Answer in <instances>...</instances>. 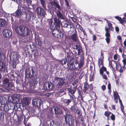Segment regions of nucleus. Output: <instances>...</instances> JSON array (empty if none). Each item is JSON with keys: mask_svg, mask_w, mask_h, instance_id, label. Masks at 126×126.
<instances>
[{"mask_svg": "<svg viewBox=\"0 0 126 126\" xmlns=\"http://www.w3.org/2000/svg\"><path fill=\"white\" fill-rule=\"evenodd\" d=\"M73 53L72 52L70 53V52L69 53H67V57L59 61L60 62L62 65L66 64L67 62V67L70 70H74L75 69L78 70V67H76V64L75 66V65L74 63L76 60L71 56V55L73 54L74 56H76L78 53L77 52L75 51H73Z\"/></svg>", "mask_w": 126, "mask_h": 126, "instance_id": "nucleus-1", "label": "nucleus"}, {"mask_svg": "<svg viewBox=\"0 0 126 126\" xmlns=\"http://www.w3.org/2000/svg\"><path fill=\"white\" fill-rule=\"evenodd\" d=\"M78 50V54L80 55L81 56L80 57V58L79 62L77 60H75V63L76 64H78V71L79 70L81 69L82 68L84 63V53L83 52V51L81 48H80Z\"/></svg>", "mask_w": 126, "mask_h": 126, "instance_id": "nucleus-2", "label": "nucleus"}, {"mask_svg": "<svg viewBox=\"0 0 126 126\" xmlns=\"http://www.w3.org/2000/svg\"><path fill=\"white\" fill-rule=\"evenodd\" d=\"M64 117L67 124H68L69 126H72L74 124L75 120L71 115L66 114L64 115Z\"/></svg>", "mask_w": 126, "mask_h": 126, "instance_id": "nucleus-3", "label": "nucleus"}, {"mask_svg": "<svg viewBox=\"0 0 126 126\" xmlns=\"http://www.w3.org/2000/svg\"><path fill=\"white\" fill-rule=\"evenodd\" d=\"M34 71L33 67L31 68V72L29 68L26 69L25 72V78H32L34 77Z\"/></svg>", "mask_w": 126, "mask_h": 126, "instance_id": "nucleus-4", "label": "nucleus"}, {"mask_svg": "<svg viewBox=\"0 0 126 126\" xmlns=\"http://www.w3.org/2000/svg\"><path fill=\"white\" fill-rule=\"evenodd\" d=\"M2 80L3 83L6 87L11 89L12 87H14V85L9 82L10 80L8 78L4 77L3 78Z\"/></svg>", "mask_w": 126, "mask_h": 126, "instance_id": "nucleus-5", "label": "nucleus"}, {"mask_svg": "<svg viewBox=\"0 0 126 126\" xmlns=\"http://www.w3.org/2000/svg\"><path fill=\"white\" fill-rule=\"evenodd\" d=\"M16 114L17 118V122L18 124H20L21 121L23 119L24 116L23 112L22 110H17L16 112Z\"/></svg>", "mask_w": 126, "mask_h": 126, "instance_id": "nucleus-6", "label": "nucleus"}, {"mask_svg": "<svg viewBox=\"0 0 126 126\" xmlns=\"http://www.w3.org/2000/svg\"><path fill=\"white\" fill-rule=\"evenodd\" d=\"M55 80H57L58 81L57 85L59 86H62L65 83L64 79L63 78L56 77L55 78Z\"/></svg>", "mask_w": 126, "mask_h": 126, "instance_id": "nucleus-7", "label": "nucleus"}, {"mask_svg": "<svg viewBox=\"0 0 126 126\" xmlns=\"http://www.w3.org/2000/svg\"><path fill=\"white\" fill-rule=\"evenodd\" d=\"M44 87L46 90H50L53 88L54 85L52 83L47 82L45 83Z\"/></svg>", "mask_w": 126, "mask_h": 126, "instance_id": "nucleus-8", "label": "nucleus"}, {"mask_svg": "<svg viewBox=\"0 0 126 126\" xmlns=\"http://www.w3.org/2000/svg\"><path fill=\"white\" fill-rule=\"evenodd\" d=\"M3 36L5 37L8 38L12 36V33L9 30L5 29L2 31Z\"/></svg>", "mask_w": 126, "mask_h": 126, "instance_id": "nucleus-9", "label": "nucleus"}, {"mask_svg": "<svg viewBox=\"0 0 126 126\" xmlns=\"http://www.w3.org/2000/svg\"><path fill=\"white\" fill-rule=\"evenodd\" d=\"M37 15L40 16H43L45 15V12L44 9L40 7H37L36 10Z\"/></svg>", "mask_w": 126, "mask_h": 126, "instance_id": "nucleus-10", "label": "nucleus"}, {"mask_svg": "<svg viewBox=\"0 0 126 126\" xmlns=\"http://www.w3.org/2000/svg\"><path fill=\"white\" fill-rule=\"evenodd\" d=\"M22 32L21 33V36H27L30 33L29 29L26 27H24Z\"/></svg>", "mask_w": 126, "mask_h": 126, "instance_id": "nucleus-11", "label": "nucleus"}, {"mask_svg": "<svg viewBox=\"0 0 126 126\" xmlns=\"http://www.w3.org/2000/svg\"><path fill=\"white\" fill-rule=\"evenodd\" d=\"M32 104L34 106L38 107L41 105V102L38 99H35L32 100Z\"/></svg>", "mask_w": 126, "mask_h": 126, "instance_id": "nucleus-12", "label": "nucleus"}, {"mask_svg": "<svg viewBox=\"0 0 126 126\" xmlns=\"http://www.w3.org/2000/svg\"><path fill=\"white\" fill-rule=\"evenodd\" d=\"M52 33L54 37L57 38H60V32L59 30L57 29L53 30L52 32Z\"/></svg>", "mask_w": 126, "mask_h": 126, "instance_id": "nucleus-13", "label": "nucleus"}, {"mask_svg": "<svg viewBox=\"0 0 126 126\" xmlns=\"http://www.w3.org/2000/svg\"><path fill=\"white\" fill-rule=\"evenodd\" d=\"M54 24L55 26L57 27L60 28V26L61 23V20L59 18L57 17H55L54 18Z\"/></svg>", "mask_w": 126, "mask_h": 126, "instance_id": "nucleus-14", "label": "nucleus"}, {"mask_svg": "<svg viewBox=\"0 0 126 126\" xmlns=\"http://www.w3.org/2000/svg\"><path fill=\"white\" fill-rule=\"evenodd\" d=\"M114 17L119 21L121 24H122L124 26H125L124 23L126 22V18L125 17L122 18L121 17L118 16H115Z\"/></svg>", "mask_w": 126, "mask_h": 126, "instance_id": "nucleus-15", "label": "nucleus"}, {"mask_svg": "<svg viewBox=\"0 0 126 126\" xmlns=\"http://www.w3.org/2000/svg\"><path fill=\"white\" fill-rule=\"evenodd\" d=\"M5 70L7 72V69H6L5 65L3 62L1 61L0 60V72H4Z\"/></svg>", "mask_w": 126, "mask_h": 126, "instance_id": "nucleus-16", "label": "nucleus"}, {"mask_svg": "<svg viewBox=\"0 0 126 126\" xmlns=\"http://www.w3.org/2000/svg\"><path fill=\"white\" fill-rule=\"evenodd\" d=\"M19 6L17 10L13 14V15L16 17H19L21 15L22 12L20 9H19Z\"/></svg>", "mask_w": 126, "mask_h": 126, "instance_id": "nucleus-17", "label": "nucleus"}, {"mask_svg": "<svg viewBox=\"0 0 126 126\" xmlns=\"http://www.w3.org/2000/svg\"><path fill=\"white\" fill-rule=\"evenodd\" d=\"M37 82L35 79H31L29 81V83L30 86L31 87L33 86V88H34L35 87V85H36Z\"/></svg>", "mask_w": 126, "mask_h": 126, "instance_id": "nucleus-18", "label": "nucleus"}, {"mask_svg": "<svg viewBox=\"0 0 126 126\" xmlns=\"http://www.w3.org/2000/svg\"><path fill=\"white\" fill-rule=\"evenodd\" d=\"M109 64H110V66H111V67L113 68V66H114V65L112 64V62H113L114 63V64L115 65V66L116 67V68H117V69L118 68H119L120 67V68L121 67V66L120 64L119 63H118V64H117V63H116L115 61H114L113 60H112L111 62H110V61H109Z\"/></svg>", "mask_w": 126, "mask_h": 126, "instance_id": "nucleus-19", "label": "nucleus"}, {"mask_svg": "<svg viewBox=\"0 0 126 126\" xmlns=\"http://www.w3.org/2000/svg\"><path fill=\"white\" fill-rule=\"evenodd\" d=\"M7 25V22L5 19L0 18V25L1 27H5Z\"/></svg>", "mask_w": 126, "mask_h": 126, "instance_id": "nucleus-20", "label": "nucleus"}, {"mask_svg": "<svg viewBox=\"0 0 126 126\" xmlns=\"http://www.w3.org/2000/svg\"><path fill=\"white\" fill-rule=\"evenodd\" d=\"M23 27L21 26H19L16 28V32L18 35L21 36V33L22 32Z\"/></svg>", "mask_w": 126, "mask_h": 126, "instance_id": "nucleus-21", "label": "nucleus"}, {"mask_svg": "<svg viewBox=\"0 0 126 126\" xmlns=\"http://www.w3.org/2000/svg\"><path fill=\"white\" fill-rule=\"evenodd\" d=\"M61 10H57L56 11V13L57 16L59 19H65L64 17L63 16L62 14L60 12Z\"/></svg>", "mask_w": 126, "mask_h": 126, "instance_id": "nucleus-22", "label": "nucleus"}, {"mask_svg": "<svg viewBox=\"0 0 126 126\" xmlns=\"http://www.w3.org/2000/svg\"><path fill=\"white\" fill-rule=\"evenodd\" d=\"M113 96L114 97V101L116 103H117L118 102V98H119L120 97L116 90L115 91H113Z\"/></svg>", "mask_w": 126, "mask_h": 126, "instance_id": "nucleus-23", "label": "nucleus"}, {"mask_svg": "<svg viewBox=\"0 0 126 126\" xmlns=\"http://www.w3.org/2000/svg\"><path fill=\"white\" fill-rule=\"evenodd\" d=\"M89 88V85L87 82H85L84 85L83 91L84 93H85L87 91L88 89Z\"/></svg>", "mask_w": 126, "mask_h": 126, "instance_id": "nucleus-24", "label": "nucleus"}, {"mask_svg": "<svg viewBox=\"0 0 126 126\" xmlns=\"http://www.w3.org/2000/svg\"><path fill=\"white\" fill-rule=\"evenodd\" d=\"M71 38L74 41H77L78 39V36L77 32H75L72 34L71 37Z\"/></svg>", "mask_w": 126, "mask_h": 126, "instance_id": "nucleus-25", "label": "nucleus"}, {"mask_svg": "<svg viewBox=\"0 0 126 126\" xmlns=\"http://www.w3.org/2000/svg\"><path fill=\"white\" fill-rule=\"evenodd\" d=\"M103 58H101V57H100L98 59V66L99 68L100 67V66L102 65H103Z\"/></svg>", "mask_w": 126, "mask_h": 126, "instance_id": "nucleus-26", "label": "nucleus"}, {"mask_svg": "<svg viewBox=\"0 0 126 126\" xmlns=\"http://www.w3.org/2000/svg\"><path fill=\"white\" fill-rule=\"evenodd\" d=\"M35 43L36 44L40 46L41 45L42 42L40 38H38L35 39Z\"/></svg>", "mask_w": 126, "mask_h": 126, "instance_id": "nucleus-27", "label": "nucleus"}, {"mask_svg": "<svg viewBox=\"0 0 126 126\" xmlns=\"http://www.w3.org/2000/svg\"><path fill=\"white\" fill-rule=\"evenodd\" d=\"M22 102L23 104L25 105H28L29 104V99L28 98H24L23 100L22 101Z\"/></svg>", "mask_w": 126, "mask_h": 126, "instance_id": "nucleus-28", "label": "nucleus"}, {"mask_svg": "<svg viewBox=\"0 0 126 126\" xmlns=\"http://www.w3.org/2000/svg\"><path fill=\"white\" fill-rule=\"evenodd\" d=\"M68 91L71 94H74L75 92V90H74L71 86H70L69 88L67 89Z\"/></svg>", "mask_w": 126, "mask_h": 126, "instance_id": "nucleus-29", "label": "nucleus"}, {"mask_svg": "<svg viewBox=\"0 0 126 126\" xmlns=\"http://www.w3.org/2000/svg\"><path fill=\"white\" fill-rule=\"evenodd\" d=\"M107 68L103 66H102L99 69V72L101 75L103 74L104 71H106Z\"/></svg>", "mask_w": 126, "mask_h": 126, "instance_id": "nucleus-30", "label": "nucleus"}, {"mask_svg": "<svg viewBox=\"0 0 126 126\" xmlns=\"http://www.w3.org/2000/svg\"><path fill=\"white\" fill-rule=\"evenodd\" d=\"M82 32H83V33L84 34V35L83 36L80 35V37L81 39H82L84 40V39L86 37H87V35L86 32H85L84 30L82 31Z\"/></svg>", "mask_w": 126, "mask_h": 126, "instance_id": "nucleus-31", "label": "nucleus"}, {"mask_svg": "<svg viewBox=\"0 0 126 126\" xmlns=\"http://www.w3.org/2000/svg\"><path fill=\"white\" fill-rule=\"evenodd\" d=\"M63 26L65 28H68V26H69L70 27H71V25L70 23L66 21L63 22Z\"/></svg>", "mask_w": 126, "mask_h": 126, "instance_id": "nucleus-32", "label": "nucleus"}, {"mask_svg": "<svg viewBox=\"0 0 126 126\" xmlns=\"http://www.w3.org/2000/svg\"><path fill=\"white\" fill-rule=\"evenodd\" d=\"M40 1L44 9H46V4L45 1V0H40Z\"/></svg>", "mask_w": 126, "mask_h": 126, "instance_id": "nucleus-33", "label": "nucleus"}, {"mask_svg": "<svg viewBox=\"0 0 126 126\" xmlns=\"http://www.w3.org/2000/svg\"><path fill=\"white\" fill-rule=\"evenodd\" d=\"M82 90V87L81 86H79L77 88V90L78 93L80 95H81Z\"/></svg>", "mask_w": 126, "mask_h": 126, "instance_id": "nucleus-34", "label": "nucleus"}, {"mask_svg": "<svg viewBox=\"0 0 126 126\" xmlns=\"http://www.w3.org/2000/svg\"><path fill=\"white\" fill-rule=\"evenodd\" d=\"M72 95H69L70 97V99L71 101H72L74 102L76 101V98L75 96L73 94Z\"/></svg>", "mask_w": 126, "mask_h": 126, "instance_id": "nucleus-35", "label": "nucleus"}, {"mask_svg": "<svg viewBox=\"0 0 126 126\" xmlns=\"http://www.w3.org/2000/svg\"><path fill=\"white\" fill-rule=\"evenodd\" d=\"M0 57L2 59H4L5 58V54L3 52H0Z\"/></svg>", "mask_w": 126, "mask_h": 126, "instance_id": "nucleus-36", "label": "nucleus"}, {"mask_svg": "<svg viewBox=\"0 0 126 126\" xmlns=\"http://www.w3.org/2000/svg\"><path fill=\"white\" fill-rule=\"evenodd\" d=\"M16 107L17 109L19 108L21 110H22L23 111V109H22V107H23L22 105L21 106V104H16Z\"/></svg>", "mask_w": 126, "mask_h": 126, "instance_id": "nucleus-37", "label": "nucleus"}, {"mask_svg": "<svg viewBox=\"0 0 126 126\" xmlns=\"http://www.w3.org/2000/svg\"><path fill=\"white\" fill-rule=\"evenodd\" d=\"M64 102L67 105H69V103L71 102L70 100L68 99H64Z\"/></svg>", "mask_w": 126, "mask_h": 126, "instance_id": "nucleus-38", "label": "nucleus"}, {"mask_svg": "<svg viewBox=\"0 0 126 126\" xmlns=\"http://www.w3.org/2000/svg\"><path fill=\"white\" fill-rule=\"evenodd\" d=\"M24 3H27L28 4H30L32 3V0H24Z\"/></svg>", "mask_w": 126, "mask_h": 126, "instance_id": "nucleus-39", "label": "nucleus"}, {"mask_svg": "<svg viewBox=\"0 0 126 126\" xmlns=\"http://www.w3.org/2000/svg\"><path fill=\"white\" fill-rule=\"evenodd\" d=\"M111 113L110 111H106L104 113L105 116L106 117L109 116Z\"/></svg>", "mask_w": 126, "mask_h": 126, "instance_id": "nucleus-40", "label": "nucleus"}, {"mask_svg": "<svg viewBox=\"0 0 126 126\" xmlns=\"http://www.w3.org/2000/svg\"><path fill=\"white\" fill-rule=\"evenodd\" d=\"M111 115L110 116L111 119L112 120L114 121L115 119V115L113 113H111Z\"/></svg>", "mask_w": 126, "mask_h": 126, "instance_id": "nucleus-41", "label": "nucleus"}, {"mask_svg": "<svg viewBox=\"0 0 126 126\" xmlns=\"http://www.w3.org/2000/svg\"><path fill=\"white\" fill-rule=\"evenodd\" d=\"M5 114L4 112L2 111L0 113V119L2 118L3 119L4 118V115Z\"/></svg>", "mask_w": 126, "mask_h": 126, "instance_id": "nucleus-42", "label": "nucleus"}, {"mask_svg": "<svg viewBox=\"0 0 126 126\" xmlns=\"http://www.w3.org/2000/svg\"><path fill=\"white\" fill-rule=\"evenodd\" d=\"M53 123V125L51 126V124H52L50 122V126H60L59 124L57 122H55V123H54V121L52 122Z\"/></svg>", "mask_w": 126, "mask_h": 126, "instance_id": "nucleus-43", "label": "nucleus"}, {"mask_svg": "<svg viewBox=\"0 0 126 126\" xmlns=\"http://www.w3.org/2000/svg\"><path fill=\"white\" fill-rule=\"evenodd\" d=\"M54 110L55 111V114H58L60 113V112L59 111H58L57 108L56 109L55 108Z\"/></svg>", "mask_w": 126, "mask_h": 126, "instance_id": "nucleus-44", "label": "nucleus"}, {"mask_svg": "<svg viewBox=\"0 0 126 126\" xmlns=\"http://www.w3.org/2000/svg\"><path fill=\"white\" fill-rule=\"evenodd\" d=\"M75 48H74L76 49L77 50L81 48V47L80 46L78 45L77 44L75 45Z\"/></svg>", "mask_w": 126, "mask_h": 126, "instance_id": "nucleus-45", "label": "nucleus"}, {"mask_svg": "<svg viewBox=\"0 0 126 126\" xmlns=\"http://www.w3.org/2000/svg\"><path fill=\"white\" fill-rule=\"evenodd\" d=\"M55 7H56V8H58V9L57 10H61V8L60 7V5L58 3L55 5Z\"/></svg>", "mask_w": 126, "mask_h": 126, "instance_id": "nucleus-46", "label": "nucleus"}, {"mask_svg": "<svg viewBox=\"0 0 126 126\" xmlns=\"http://www.w3.org/2000/svg\"><path fill=\"white\" fill-rule=\"evenodd\" d=\"M102 77L103 78L106 80H107L108 79V78L107 77V76L105 74H102Z\"/></svg>", "mask_w": 126, "mask_h": 126, "instance_id": "nucleus-47", "label": "nucleus"}, {"mask_svg": "<svg viewBox=\"0 0 126 126\" xmlns=\"http://www.w3.org/2000/svg\"><path fill=\"white\" fill-rule=\"evenodd\" d=\"M97 37L96 35H94L93 36V41H95L97 40Z\"/></svg>", "mask_w": 126, "mask_h": 126, "instance_id": "nucleus-48", "label": "nucleus"}, {"mask_svg": "<svg viewBox=\"0 0 126 126\" xmlns=\"http://www.w3.org/2000/svg\"><path fill=\"white\" fill-rule=\"evenodd\" d=\"M107 43L108 44L110 42V37H106L105 39Z\"/></svg>", "mask_w": 126, "mask_h": 126, "instance_id": "nucleus-49", "label": "nucleus"}, {"mask_svg": "<svg viewBox=\"0 0 126 126\" xmlns=\"http://www.w3.org/2000/svg\"><path fill=\"white\" fill-rule=\"evenodd\" d=\"M84 76L83 72H82L80 74V75L79 77V78L80 79H81Z\"/></svg>", "mask_w": 126, "mask_h": 126, "instance_id": "nucleus-50", "label": "nucleus"}, {"mask_svg": "<svg viewBox=\"0 0 126 126\" xmlns=\"http://www.w3.org/2000/svg\"><path fill=\"white\" fill-rule=\"evenodd\" d=\"M6 90L5 88H0V92H6Z\"/></svg>", "mask_w": 126, "mask_h": 126, "instance_id": "nucleus-51", "label": "nucleus"}, {"mask_svg": "<svg viewBox=\"0 0 126 126\" xmlns=\"http://www.w3.org/2000/svg\"><path fill=\"white\" fill-rule=\"evenodd\" d=\"M80 119V120L82 122L81 124H83L84 122V118L83 117H81Z\"/></svg>", "mask_w": 126, "mask_h": 126, "instance_id": "nucleus-52", "label": "nucleus"}, {"mask_svg": "<svg viewBox=\"0 0 126 126\" xmlns=\"http://www.w3.org/2000/svg\"><path fill=\"white\" fill-rule=\"evenodd\" d=\"M93 75H90L89 76V80L90 81H91L93 80Z\"/></svg>", "mask_w": 126, "mask_h": 126, "instance_id": "nucleus-53", "label": "nucleus"}, {"mask_svg": "<svg viewBox=\"0 0 126 126\" xmlns=\"http://www.w3.org/2000/svg\"><path fill=\"white\" fill-rule=\"evenodd\" d=\"M105 35L106 37H110V34L109 32H106Z\"/></svg>", "mask_w": 126, "mask_h": 126, "instance_id": "nucleus-54", "label": "nucleus"}, {"mask_svg": "<svg viewBox=\"0 0 126 126\" xmlns=\"http://www.w3.org/2000/svg\"><path fill=\"white\" fill-rule=\"evenodd\" d=\"M78 82V80L76 79L74 81V82L72 83V85L74 86L76 85Z\"/></svg>", "mask_w": 126, "mask_h": 126, "instance_id": "nucleus-55", "label": "nucleus"}, {"mask_svg": "<svg viewBox=\"0 0 126 126\" xmlns=\"http://www.w3.org/2000/svg\"><path fill=\"white\" fill-rule=\"evenodd\" d=\"M71 18L72 20L75 23L77 21L76 19L74 17H71Z\"/></svg>", "mask_w": 126, "mask_h": 126, "instance_id": "nucleus-56", "label": "nucleus"}, {"mask_svg": "<svg viewBox=\"0 0 126 126\" xmlns=\"http://www.w3.org/2000/svg\"><path fill=\"white\" fill-rule=\"evenodd\" d=\"M101 89L103 91H104L106 90V87L104 85H103L101 86Z\"/></svg>", "mask_w": 126, "mask_h": 126, "instance_id": "nucleus-57", "label": "nucleus"}, {"mask_svg": "<svg viewBox=\"0 0 126 126\" xmlns=\"http://www.w3.org/2000/svg\"><path fill=\"white\" fill-rule=\"evenodd\" d=\"M26 117L25 116H24V123L25 125L26 124L28 120V119L27 120V121H26Z\"/></svg>", "mask_w": 126, "mask_h": 126, "instance_id": "nucleus-58", "label": "nucleus"}, {"mask_svg": "<svg viewBox=\"0 0 126 126\" xmlns=\"http://www.w3.org/2000/svg\"><path fill=\"white\" fill-rule=\"evenodd\" d=\"M48 22L49 25L51 26V25L52 24L53 22L52 19H50Z\"/></svg>", "mask_w": 126, "mask_h": 126, "instance_id": "nucleus-59", "label": "nucleus"}, {"mask_svg": "<svg viewBox=\"0 0 126 126\" xmlns=\"http://www.w3.org/2000/svg\"><path fill=\"white\" fill-rule=\"evenodd\" d=\"M105 30L106 32H109L110 29L109 28H107V27H106L105 28Z\"/></svg>", "mask_w": 126, "mask_h": 126, "instance_id": "nucleus-60", "label": "nucleus"}, {"mask_svg": "<svg viewBox=\"0 0 126 126\" xmlns=\"http://www.w3.org/2000/svg\"><path fill=\"white\" fill-rule=\"evenodd\" d=\"M70 109L71 110L73 111H75L76 110L75 107V106H73Z\"/></svg>", "mask_w": 126, "mask_h": 126, "instance_id": "nucleus-61", "label": "nucleus"}, {"mask_svg": "<svg viewBox=\"0 0 126 126\" xmlns=\"http://www.w3.org/2000/svg\"><path fill=\"white\" fill-rule=\"evenodd\" d=\"M16 65L15 64V63H13L12 64V67L13 69H15L16 67Z\"/></svg>", "mask_w": 126, "mask_h": 126, "instance_id": "nucleus-62", "label": "nucleus"}, {"mask_svg": "<svg viewBox=\"0 0 126 126\" xmlns=\"http://www.w3.org/2000/svg\"><path fill=\"white\" fill-rule=\"evenodd\" d=\"M115 30L117 33L119 31V29L118 26H116L115 27Z\"/></svg>", "mask_w": 126, "mask_h": 126, "instance_id": "nucleus-63", "label": "nucleus"}, {"mask_svg": "<svg viewBox=\"0 0 126 126\" xmlns=\"http://www.w3.org/2000/svg\"><path fill=\"white\" fill-rule=\"evenodd\" d=\"M123 62L124 66L125 67V65L126 64V60L125 59H123L122 61Z\"/></svg>", "mask_w": 126, "mask_h": 126, "instance_id": "nucleus-64", "label": "nucleus"}]
</instances>
